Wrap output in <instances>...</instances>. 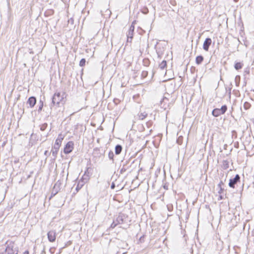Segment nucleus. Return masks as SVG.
<instances>
[{"label": "nucleus", "instance_id": "nucleus-1", "mask_svg": "<svg viewBox=\"0 0 254 254\" xmlns=\"http://www.w3.org/2000/svg\"><path fill=\"white\" fill-rule=\"evenodd\" d=\"M128 216L127 215L120 213L119 215L116 217L115 220H114L113 223L111 225V227L112 228H114L116 226L119 224H127V225H128L127 224L128 221Z\"/></svg>", "mask_w": 254, "mask_h": 254}, {"label": "nucleus", "instance_id": "nucleus-2", "mask_svg": "<svg viewBox=\"0 0 254 254\" xmlns=\"http://www.w3.org/2000/svg\"><path fill=\"white\" fill-rule=\"evenodd\" d=\"M18 249L14 242H7L4 251L0 252V254H17Z\"/></svg>", "mask_w": 254, "mask_h": 254}, {"label": "nucleus", "instance_id": "nucleus-3", "mask_svg": "<svg viewBox=\"0 0 254 254\" xmlns=\"http://www.w3.org/2000/svg\"><path fill=\"white\" fill-rule=\"evenodd\" d=\"M64 93H63L62 94L60 92L55 93L52 98V104L59 105L61 103L63 104L64 102Z\"/></svg>", "mask_w": 254, "mask_h": 254}, {"label": "nucleus", "instance_id": "nucleus-4", "mask_svg": "<svg viewBox=\"0 0 254 254\" xmlns=\"http://www.w3.org/2000/svg\"><path fill=\"white\" fill-rule=\"evenodd\" d=\"M227 110V107L225 105L222 106L220 109H214L212 112V114L213 116L217 117L221 115L224 114L226 112Z\"/></svg>", "mask_w": 254, "mask_h": 254}, {"label": "nucleus", "instance_id": "nucleus-5", "mask_svg": "<svg viewBox=\"0 0 254 254\" xmlns=\"http://www.w3.org/2000/svg\"><path fill=\"white\" fill-rule=\"evenodd\" d=\"M150 112V108H147L145 109H140L139 113L136 116V117L140 120H143L145 119L148 116L149 112Z\"/></svg>", "mask_w": 254, "mask_h": 254}, {"label": "nucleus", "instance_id": "nucleus-6", "mask_svg": "<svg viewBox=\"0 0 254 254\" xmlns=\"http://www.w3.org/2000/svg\"><path fill=\"white\" fill-rule=\"evenodd\" d=\"M61 145V143H59L58 141H56L54 146L52 147L51 152L52 153V155L54 156V159H55L57 158L58 152L59 151Z\"/></svg>", "mask_w": 254, "mask_h": 254}, {"label": "nucleus", "instance_id": "nucleus-7", "mask_svg": "<svg viewBox=\"0 0 254 254\" xmlns=\"http://www.w3.org/2000/svg\"><path fill=\"white\" fill-rule=\"evenodd\" d=\"M73 142L72 141H68L65 145L64 152L65 154H67L70 153L73 149Z\"/></svg>", "mask_w": 254, "mask_h": 254}, {"label": "nucleus", "instance_id": "nucleus-8", "mask_svg": "<svg viewBox=\"0 0 254 254\" xmlns=\"http://www.w3.org/2000/svg\"><path fill=\"white\" fill-rule=\"evenodd\" d=\"M240 182V177L239 175L237 174L235 178L231 179L229 181V186L232 188H235V185Z\"/></svg>", "mask_w": 254, "mask_h": 254}, {"label": "nucleus", "instance_id": "nucleus-9", "mask_svg": "<svg viewBox=\"0 0 254 254\" xmlns=\"http://www.w3.org/2000/svg\"><path fill=\"white\" fill-rule=\"evenodd\" d=\"M48 240L51 242H54L56 239V232L55 231L52 230L49 231L48 234Z\"/></svg>", "mask_w": 254, "mask_h": 254}, {"label": "nucleus", "instance_id": "nucleus-10", "mask_svg": "<svg viewBox=\"0 0 254 254\" xmlns=\"http://www.w3.org/2000/svg\"><path fill=\"white\" fill-rule=\"evenodd\" d=\"M212 41L210 38H207L205 39V41L203 43V49L205 51H208L209 50V46L211 44Z\"/></svg>", "mask_w": 254, "mask_h": 254}, {"label": "nucleus", "instance_id": "nucleus-11", "mask_svg": "<svg viewBox=\"0 0 254 254\" xmlns=\"http://www.w3.org/2000/svg\"><path fill=\"white\" fill-rule=\"evenodd\" d=\"M168 102V99L164 97L162 100L160 101V106L162 108L164 109V110H166L168 107L167 104Z\"/></svg>", "mask_w": 254, "mask_h": 254}, {"label": "nucleus", "instance_id": "nucleus-12", "mask_svg": "<svg viewBox=\"0 0 254 254\" xmlns=\"http://www.w3.org/2000/svg\"><path fill=\"white\" fill-rule=\"evenodd\" d=\"M27 103L29 104L31 108H33L36 103V98L34 96L29 97Z\"/></svg>", "mask_w": 254, "mask_h": 254}, {"label": "nucleus", "instance_id": "nucleus-13", "mask_svg": "<svg viewBox=\"0 0 254 254\" xmlns=\"http://www.w3.org/2000/svg\"><path fill=\"white\" fill-rule=\"evenodd\" d=\"M133 32L134 31H130V30L128 31V32L127 34V42L131 43V41L133 36Z\"/></svg>", "mask_w": 254, "mask_h": 254}, {"label": "nucleus", "instance_id": "nucleus-14", "mask_svg": "<svg viewBox=\"0 0 254 254\" xmlns=\"http://www.w3.org/2000/svg\"><path fill=\"white\" fill-rule=\"evenodd\" d=\"M122 146L118 144L115 147V153L117 155H119L121 153L122 150Z\"/></svg>", "mask_w": 254, "mask_h": 254}, {"label": "nucleus", "instance_id": "nucleus-15", "mask_svg": "<svg viewBox=\"0 0 254 254\" xmlns=\"http://www.w3.org/2000/svg\"><path fill=\"white\" fill-rule=\"evenodd\" d=\"M203 57L202 56H198L196 57L195 63L197 64H200L203 61Z\"/></svg>", "mask_w": 254, "mask_h": 254}, {"label": "nucleus", "instance_id": "nucleus-16", "mask_svg": "<svg viewBox=\"0 0 254 254\" xmlns=\"http://www.w3.org/2000/svg\"><path fill=\"white\" fill-rule=\"evenodd\" d=\"M243 63L242 62L236 63L234 65V67L236 70H239L241 69L243 66Z\"/></svg>", "mask_w": 254, "mask_h": 254}, {"label": "nucleus", "instance_id": "nucleus-17", "mask_svg": "<svg viewBox=\"0 0 254 254\" xmlns=\"http://www.w3.org/2000/svg\"><path fill=\"white\" fill-rule=\"evenodd\" d=\"M229 167V162L227 160H223L222 162V167L223 169H227Z\"/></svg>", "mask_w": 254, "mask_h": 254}, {"label": "nucleus", "instance_id": "nucleus-18", "mask_svg": "<svg viewBox=\"0 0 254 254\" xmlns=\"http://www.w3.org/2000/svg\"><path fill=\"white\" fill-rule=\"evenodd\" d=\"M167 66L166 61L164 60L159 64V67L161 69H164Z\"/></svg>", "mask_w": 254, "mask_h": 254}, {"label": "nucleus", "instance_id": "nucleus-19", "mask_svg": "<svg viewBox=\"0 0 254 254\" xmlns=\"http://www.w3.org/2000/svg\"><path fill=\"white\" fill-rule=\"evenodd\" d=\"M251 106V104L248 102H245L244 103L243 107L245 110H248V109H250Z\"/></svg>", "mask_w": 254, "mask_h": 254}, {"label": "nucleus", "instance_id": "nucleus-20", "mask_svg": "<svg viewBox=\"0 0 254 254\" xmlns=\"http://www.w3.org/2000/svg\"><path fill=\"white\" fill-rule=\"evenodd\" d=\"M114 154L112 151H110L108 153V157L109 158L112 160L113 162H114Z\"/></svg>", "mask_w": 254, "mask_h": 254}, {"label": "nucleus", "instance_id": "nucleus-21", "mask_svg": "<svg viewBox=\"0 0 254 254\" xmlns=\"http://www.w3.org/2000/svg\"><path fill=\"white\" fill-rule=\"evenodd\" d=\"M235 80L236 86H238L240 83V76L239 75H237Z\"/></svg>", "mask_w": 254, "mask_h": 254}, {"label": "nucleus", "instance_id": "nucleus-22", "mask_svg": "<svg viewBox=\"0 0 254 254\" xmlns=\"http://www.w3.org/2000/svg\"><path fill=\"white\" fill-rule=\"evenodd\" d=\"M64 139V137L62 134H59L58 138L56 139V141L58 142L59 143H62V140Z\"/></svg>", "mask_w": 254, "mask_h": 254}, {"label": "nucleus", "instance_id": "nucleus-23", "mask_svg": "<svg viewBox=\"0 0 254 254\" xmlns=\"http://www.w3.org/2000/svg\"><path fill=\"white\" fill-rule=\"evenodd\" d=\"M47 127H48V124L47 123H44V124H42V125H41L40 129L42 131H44L46 129Z\"/></svg>", "mask_w": 254, "mask_h": 254}, {"label": "nucleus", "instance_id": "nucleus-24", "mask_svg": "<svg viewBox=\"0 0 254 254\" xmlns=\"http://www.w3.org/2000/svg\"><path fill=\"white\" fill-rule=\"evenodd\" d=\"M86 60L85 59H82L79 62V65L81 67L85 65Z\"/></svg>", "mask_w": 254, "mask_h": 254}, {"label": "nucleus", "instance_id": "nucleus-25", "mask_svg": "<svg viewBox=\"0 0 254 254\" xmlns=\"http://www.w3.org/2000/svg\"><path fill=\"white\" fill-rule=\"evenodd\" d=\"M60 184V183H59L58 182H57L55 184V185L54 187V189H55L56 190H55V192L54 193V195H55L58 192L57 189L59 188Z\"/></svg>", "mask_w": 254, "mask_h": 254}, {"label": "nucleus", "instance_id": "nucleus-26", "mask_svg": "<svg viewBox=\"0 0 254 254\" xmlns=\"http://www.w3.org/2000/svg\"><path fill=\"white\" fill-rule=\"evenodd\" d=\"M40 104H40V105L39 106V108H38V111L39 112H41V110H42V108H43V102H42V101H40Z\"/></svg>", "mask_w": 254, "mask_h": 254}, {"label": "nucleus", "instance_id": "nucleus-27", "mask_svg": "<svg viewBox=\"0 0 254 254\" xmlns=\"http://www.w3.org/2000/svg\"><path fill=\"white\" fill-rule=\"evenodd\" d=\"M146 126L148 128H149L152 125V122L151 121H149L146 123Z\"/></svg>", "mask_w": 254, "mask_h": 254}, {"label": "nucleus", "instance_id": "nucleus-28", "mask_svg": "<svg viewBox=\"0 0 254 254\" xmlns=\"http://www.w3.org/2000/svg\"><path fill=\"white\" fill-rule=\"evenodd\" d=\"M134 25H133V24H132L130 27H129V29L128 30H130V31H134Z\"/></svg>", "mask_w": 254, "mask_h": 254}, {"label": "nucleus", "instance_id": "nucleus-29", "mask_svg": "<svg viewBox=\"0 0 254 254\" xmlns=\"http://www.w3.org/2000/svg\"><path fill=\"white\" fill-rule=\"evenodd\" d=\"M223 184H224V183H223V181H221L218 185V187L222 188V185H223Z\"/></svg>", "mask_w": 254, "mask_h": 254}, {"label": "nucleus", "instance_id": "nucleus-30", "mask_svg": "<svg viewBox=\"0 0 254 254\" xmlns=\"http://www.w3.org/2000/svg\"><path fill=\"white\" fill-rule=\"evenodd\" d=\"M114 102L116 104H118L119 102H120V100L119 99H115L114 100Z\"/></svg>", "mask_w": 254, "mask_h": 254}, {"label": "nucleus", "instance_id": "nucleus-31", "mask_svg": "<svg viewBox=\"0 0 254 254\" xmlns=\"http://www.w3.org/2000/svg\"><path fill=\"white\" fill-rule=\"evenodd\" d=\"M220 189L218 191V193H221L223 192V190H224V189H223L222 188H219Z\"/></svg>", "mask_w": 254, "mask_h": 254}, {"label": "nucleus", "instance_id": "nucleus-32", "mask_svg": "<svg viewBox=\"0 0 254 254\" xmlns=\"http://www.w3.org/2000/svg\"><path fill=\"white\" fill-rule=\"evenodd\" d=\"M44 154H45V155L48 156L50 155V153L48 152V151L46 150L45 151Z\"/></svg>", "mask_w": 254, "mask_h": 254}, {"label": "nucleus", "instance_id": "nucleus-33", "mask_svg": "<svg viewBox=\"0 0 254 254\" xmlns=\"http://www.w3.org/2000/svg\"><path fill=\"white\" fill-rule=\"evenodd\" d=\"M106 12L107 13V14L109 15H110L111 13V12L109 9H107Z\"/></svg>", "mask_w": 254, "mask_h": 254}, {"label": "nucleus", "instance_id": "nucleus-34", "mask_svg": "<svg viewBox=\"0 0 254 254\" xmlns=\"http://www.w3.org/2000/svg\"><path fill=\"white\" fill-rule=\"evenodd\" d=\"M115 187V185L114 184V183H112V184L111 185V188L112 189H114Z\"/></svg>", "mask_w": 254, "mask_h": 254}, {"label": "nucleus", "instance_id": "nucleus-35", "mask_svg": "<svg viewBox=\"0 0 254 254\" xmlns=\"http://www.w3.org/2000/svg\"><path fill=\"white\" fill-rule=\"evenodd\" d=\"M223 199V197L222 196V195H220L219 199L221 200V199Z\"/></svg>", "mask_w": 254, "mask_h": 254}, {"label": "nucleus", "instance_id": "nucleus-36", "mask_svg": "<svg viewBox=\"0 0 254 254\" xmlns=\"http://www.w3.org/2000/svg\"><path fill=\"white\" fill-rule=\"evenodd\" d=\"M231 88H229L228 90H229V94H231Z\"/></svg>", "mask_w": 254, "mask_h": 254}, {"label": "nucleus", "instance_id": "nucleus-37", "mask_svg": "<svg viewBox=\"0 0 254 254\" xmlns=\"http://www.w3.org/2000/svg\"><path fill=\"white\" fill-rule=\"evenodd\" d=\"M79 183L77 185V188H76V189H78V187L79 186Z\"/></svg>", "mask_w": 254, "mask_h": 254}, {"label": "nucleus", "instance_id": "nucleus-38", "mask_svg": "<svg viewBox=\"0 0 254 254\" xmlns=\"http://www.w3.org/2000/svg\"><path fill=\"white\" fill-rule=\"evenodd\" d=\"M226 91H228L227 88H226Z\"/></svg>", "mask_w": 254, "mask_h": 254}, {"label": "nucleus", "instance_id": "nucleus-39", "mask_svg": "<svg viewBox=\"0 0 254 254\" xmlns=\"http://www.w3.org/2000/svg\"><path fill=\"white\" fill-rule=\"evenodd\" d=\"M26 253V252L25 253ZM27 254H28V252H26Z\"/></svg>", "mask_w": 254, "mask_h": 254}]
</instances>
